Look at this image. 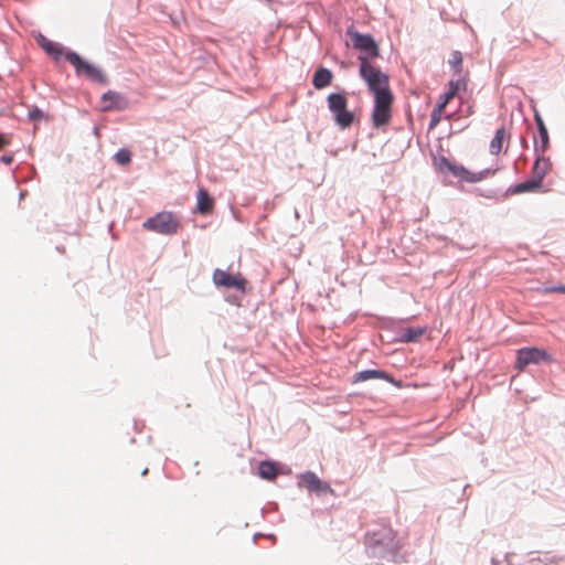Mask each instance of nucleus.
Segmentation results:
<instances>
[{
	"instance_id": "obj_11",
	"label": "nucleus",
	"mask_w": 565,
	"mask_h": 565,
	"mask_svg": "<svg viewBox=\"0 0 565 565\" xmlns=\"http://www.w3.org/2000/svg\"><path fill=\"white\" fill-rule=\"evenodd\" d=\"M102 104L105 111L124 110L128 107V99L121 93L108 90L103 94Z\"/></svg>"
},
{
	"instance_id": "obj_8",
	"label": "nucleus",
	"mask_w": 565,
	"mask_h": 565,
	"mask_svg": "<svg viewBox=\"0 0 565 565\" xmlns=\"http://www.w3.org/2000/svg\"><path fill=\"white\" fill-rule=\"evenodd\" d=\"M347 34L351 38L354 49L360 51L359 60L363 57L369 61L379 56L380 50L372 35L359 33L353 29H348Z\"/></svg>"
},
{
	"instance_id": "obj_7",
	"label": "nucleus",
	"mask_w": 565,
	"mask_h": 565,
	"mask_svg": "<svg viewBox=\"0 0 565 565\" xmlns=\"http://www.w3.org/2000/svg\"><path fill=\"white\" fill-rule=\"evenodd\" d=\"M392 104L393 94L391 90L383 89L374 96L372 122L375 127L388 124L392 117Z\"/></svg>"
},
{
	"instance_id": "obj_21",
	"label": "nucleus",
	"mask_w": 565,
	"mask_h": 565,
	"mask_svg": "<svg viewBox=\"0 0 565 565\" xmlns=\"http://www.w3.org/2000/svg\"><path fill=\"white\" fill-rule=\"evenodd\" d=\"M536 122H537L541 142H542V148L544 149L548 143V132H547V129L541 118L536 117Z\"/></svg>"
},
{
	"instance_id": "obj_14",
	"label": "nucleus",
	"mask_w": 565,
	"mask_h": 565,
	"mask_svg": "<svg viewBox=\"0 0 565 565\" xmlns=\"http://www.w3.org/2000/svg\"><path fill=\"white\" fill-rule=\"evenodd\" d=\"M373 379L385 380L387 382H393V379L390 374L381 370H363L355 374L354 382H365Z\"/></svg>"
},
{
	"instance_id": "obj_30",
	"label": "nucleus",
	"mask_w": 565,
	"mask_h": 565,
	"mask_svg": "<svg viewBox=\"0 0 565 565\" xmlns=\"http://www.w3.org/2000/svg\"><path fill=\"white\" fill-rule=\"evenodd\" d=\"M546 291L565 294V286L553 287V288L546 289Z\"/></svg>"
},
{
	"instance_id": "obj_33",
	"label": "nucleus",
	"mask_w": 565,
	"mask_h": 565,
	"mask_svg": "<svg viewBox=\"0 0 565 565\" xmlns=\"http://www.w3.org/2000/svg\"><path fill=\"white\" fill-rule=\"evenodd\" d=\"M148 473V469L146 468L143 471H142V476L147 475Z\"/></svg>"
},
{
	"instance_id": "obj_17",
	"label": "nucleus",
	"mask_w": 565,
	"mask_h": 565,
	"mask_svg": "<svg viewBox=\"0 0 565 565\" xmlns=\"http://www.w3.org/2000/svg\"><path fill=\"white\" fill-rule=\"evenodd\" d=\"M319 477L312 471H306L298 476V487L307 488L309 491H313L318 484Z\"/></svg>"
},
{
	"instance_id": "obj_23",
	"label": "nucleus",
	"mask_w": 565,
	"mask_h": 565,
	"mask_svg": "<svg viewBox=\"0 0 565 565\" xmlns=\"http://www.w3.org/2000/svg\"><path fill=\"white\" fill-rule=\"evenodd\" d=\"M115 160L117 163L125 166L130 162L131 154L127 149H120L115 153Z\"/></svg>"
},
{
	"instance_id": "obj_18",
	"label": "nucleus",
	"mask_w": 565,
	"mask_h": 565,
	"mask_svg": "<svg viewBox=\"0 0 565 565\" xmlns=\"http://www.w3.org/2000/svg\"><path fill=\"white\" fill-rule=\"evenodd\" d=\"M424 328H406L399 331V341L408 343L415 342L423 335Z\"/></svg>"
},
{
	"instance_id": "obj_16",
	"label": "nucleus",
	"mask_w": 565,
	"mask_h": 565,
	"mask_svg": "<svg viewBox=\"0 0 565 565\" xmlns=\"http://www.w3.org/2000/svg\"><path fill=\"white\" fill-rule=\"evenodd\" d=\"M543 185L540 184L535 179L532 177L519 184H516L512 189L513 194L524 193V192H539L542 191Z\"/></svg>"
},
{
	"instance_id": "obj_19",
	"label": "nucleus",
	"mask_w": 565,
	"mask_h": 565,
	"mask_svg": "<svg viewBox=\"0 0 565 565\" xmlns=\"http://www.w3.org/2000/svg\"><path fill=\"white\" fill-rule=\"evenodd\" d=\"M277 468L274 462L262 461L258 466V475L266 480H273L277 476Z\"/></svg>"
},
{
	"instance_id": "obj_1",
	"label": "nucleus",
	"mask_w": 565,
	"mask_h": 565,
	"mask_svg": "<svg viewBox=\"0 0 565 565\" xmlns=\"http://www.w3.org/2000/svg\"><path fill=\"white\" fill-rule=\"evenodd\" d=\"M365 546L370 557L385 562L394 561L398 551L395 532L388 526H381L376 531L367 533Z\"/></svg>"
},
{
	"instance_id": "obj_6",
	"label": "nucleus",
	"mask_w": 565,
	"mask_h": 565,
	"mask_svg": "<svg viewBox=\"0 0 565 565\" xmlns=\"http://www.w3.org/2000/svg\"><path fill=\"white\" fill-rule=\"evenodd\" d=\"M64 57L74 66L77 75H83L89 81L102 85H106L108 83L107 76L99 67L89 64L76 52L68 51L65 53Z\"/></svg>"
},
{
	"instance_id": "obj_13",
	"label": "nucleus",
	"mask_w": 565,
	"mask_h": 565,
	"mask_svg": "<svg viewBox=\"0 0 565 565\" xmlns=\"http://www.w3.org/2000/svg\"><path fill=\"white\" fill-rule=\"evenodd\" d=\"M332 78L333 74L329 68L319 67L313 74L312 85L317 89H322L331 84Z\"/></svg>"
},
{
	"instance_id": "obj_4",
	"label": "nucleus",
	"mask_w": 565,
	"mask_h": 565,
	"mask_svg": "<svg viewBox=\"0 0 565 565\" xmlns=\"http://www.w3.org/2000/svg\"><path fill=\"white\" fill-rule=\"evenodd\" d=\"M142 226L161 235H174L179 231L180 222L172 212L163 211L147 218Z\"/></svg>"
},
{
	"instance_id": "obj_32",
	"label": "nucleus",
	"mask_w": 565,
	"mask_h": 565,
	"mask_svg": "<svg viewBox=\"0 0 565 565\" xmlns=\"http://www.w3.org/2000/svg\"><path fill=\"white\" fill-rule=\"evenodd\" d=\"M489 148H490V151L493 152V149H494V138L490 141Z\"/></svg>"
},
{
	"instance_id": "obj_2",
	"label": "nucleus",
	"mask_w": 565,
	"mask_h": 565,
	"mask_svg": "<svg viewBox=\"0 0 565 565\" xmlns=\"http://www.w3.org/2000/svg\"><path fill=\"white\" fill-rule=\"evenodd\" d=\"M359 73L361 78L367 84L369 90L372 92L374 96L383 89L391 90L388 75L363 57L360 58Z\"/></svg>"
},
{
	"instance_id": "obj_20",
	"label": "nucleus",
	"mask_w": 565,
	"mask_h": 565,
	"mask_svg": "<svg viewBox=\"0 0 565 565\" xmlns=\"http://www.w3.org/2000/svg\"><path fill=\"white\" fill-rule=\"evenodd\" d=\"M448 63L454 72L459 74L461 72L462 54L459 51H454Z\"/></svg>"
},
{
	"instance_id": "obj_22",
	"label": "nucleus",
	"mask_w": 565,
	"mask_h": 565,
	"mask_svg": "<svg viewBox=\"0 0 565 565\" xmlns=\"http://www.w3.org/2000/svg\"><path fill=\"white\" fill-rule=\"evenodd\" d=\"M460 86V81H457L456 83L450 82V90L444 95V100L438 105L439 109H443L448 100L456 94L457 89Z\"/></svg>"
},
{
	"instance_id": "obj_25",
	"label": "nucleus",
	"mask_w": 565,
	"mask_h": 565,
	"mask_svg": "<svg viewBox=\"0 0 565 565\" xmlns=\"http://www.w3.org/2000/svg\"><path fill=\"white\" fill-rule=\"evenodd\" d=\"M312 492L317 493L318 495H321V494H326V493H333V489L330 487V484L328 482L319 479L318 484L316 486V488Z\"/></svg>"
},
{
	"instance_id": "obj_15",
	"label": "nucleus",
	"mask_w": 565,
	"mask_h": 565,
	"mask_svg": "<svg viewBox=\"0 0 565 565\" xmlns=\"http://www.w3.org/2000/svg\"><path fill=\"white\" fill-rule=\"evenodd\" d=\"M214 205L213 199L210 196L209 192L200 188L196 195V209L202 214H207L212 211Z\"/></svg>"
},
{
	"instance_id": "obj_9",
	"label": "nucleus",
	"mask_w": 565,
	"mask_h": 565,
	"mask_svg": "<svg viewBox=\"0 0 565 565\" xmlns=\"http://www.w3.org/2000/svg\"><path fill=\"white\" fill-rule=\"evenodd\" d=\"M541 362H552V356L540 348H523L516 352L515 367L522 371L530 364H539Z\"/></svg>"
},
{
	"instance_id": "obj_3",
	"label": "nucleus",
	"mask_w": 565,
	"mask_h": 565,
	"mask_svg": "<svg viewBox=\"0 0 565 565\" xmlns=\"http://www.w3.org/2000/svg\"><path fill=\"white\" fill-rule=\"evenodd\" d=\"M327 104L330 113L333 115L334 122L341 128H349L354 120V114L348 110V99L343 93H331L327 97Z\"/></svg>"
},
{
	"instance_id": "obj_31",
	"label": "nucleus",
	"mask_w": 565,
	"mask_h": 565,
	"mask_svg": "<svg viewBox=\"0 0 565 565\" xmlns=\"http://www.w3.org/2000/svg\"><path fill=\"white\" fill-rule=\"evenodd\" d=\"M9 143V140L7 137L0 135V149H2L4 146Z\"/></svg>"
},
{
	"instance_id": "obj_10",
	"label": "nucleus",
	"mask_w": 565,
	"mask_h": 565,
	"mask_svg": "<svg viewBox=\"0 0 565 565\" xmlns=\"http://www.w3.org/2000/svg\"><path fill=\"white\" fill-rule=\"evenodd\" d=\"M213 281L216 286L225 288H235L237 290H245V279L235 277L225 270L216 268L213 273Z\"/></svg>"
},
{
	"instance_id": "obj_5",
	"label": "nucleus",
	"mask_w": 565,
	"mask_h": 565,
	"mask_svg": "<svg viewBox=\"0 0 565 565\" xmlns=\"http://www.w3.org/2000/svg\"><path fill=\"white\" fill-rule=\"evenodd\" d=\"M437 169L444 174H450L459 181L478 182L482 180L487 174L490 173L489 169L471 172L463 166L456 164L445 157H440L436 161Z\"/></svg>"
},
{
	"instance_id": "obj_24",
	"label": "nucleus",
	"mask_w": 565,
	"mask_h": 565,
	"mask_svg": "<svg viewBox=\"0 0 565 565\" xmlns=\"http://www.w3.org/2000/svg\"><path fill=\"white\" fill-rule=\"evenodd\" d=\"M42 46L44 51L51 55L58 56L62 54V47L54 42L46 41Z\"/></svg>"
},
{
	"instance_id": "obj_27",
	"label": "nucleus",
	"mask_w": 565,
	"mask_h": 565,
	"mask_svg": "<svg viewBox=\"0 0 565 565\" xmlns=\"http://www.w3.org/2000/svg\"><path fill=\"white\" fill-rule=\"evenodd\" d=\"M43 117H44V113L38 107H33L32 109L29 110V118L33 121L40 120Z\"/></svg>"
},
{
	"instance_id": "obj_29",
	"label": "nucleus",
	"mask_w": 565,
	"mask_h": 565,
	"mask_svg": "<svg viewBox=\"0 0 565 565\" xmlns=\"http://www.w3.org/2000/svg\"><path fill=\"white\" fill-rule=\"evenodd\" d=\"M0 161L3 162L4 164H10L13 161V156L4 154L0 158Z\"/></svg>"
},
{
	"instance_id": "obj_12",
	"label": "nucleus",
	"mask_w": 565,
	"mask_h": 565,
	"mask_svg": "<svg viewBox=\"0 0 565 565\" xmlns=\"http://www.w3.org/2000/svg\"><path fill=\"white\" fill-rule=\"evenodd\" d=\"M552 168L550 159L539 157L532 168V178L535 179L540 184L543 185V179Z\"/></svg>"
},
{
	"instance_id": "obj_26",
	"label": "nucleus",
	"mask_w": 565,
	"mask_h": 565,
	"mask_svg": "<svg viewBox=\"0 0 565 565\" xmlns=\"http://www.w3.org/2000/svg\"><path fill=\"white\" fill-rule=\"evenodd\" d=\"M497 153L501 151L504 142L509 143V136H507L504 129H497Z\"/></svg>"
},
{
	"instance_id": "obj_28",
	"label": "nucleus",
	"mask_w": 565,
	"mask_h": 565,
	"mask_svg": "<svg viewBox=\"0 0 565 565\" xmlns=\"http://www.w3.org/2000/svg\"><path fill=\"white\" fill-rule=\"evenodd\" d=\"M441 109H439V107H437V109H435L433 113H431V116H430V124H429V127L433 128L434 126H436L439 120H440V116H439V113H440Z\"/></svg>"
}]
</instances>
